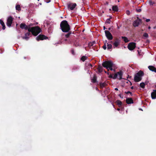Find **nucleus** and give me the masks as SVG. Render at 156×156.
<instances>
[{
    "label": "nucleus",
    "instance_id": "42",
    "mask_svg": "<svg viewBox=\"0 0 156 156\" xmlns=\"http://www.w3.org/2000/svg\"><path fill=\"white\" fill-rule=\"evenodd\" d=\"M131 76H129V75H128V76L126 77L127 79H128L129 78H131Z\"/></svg>",
    "mask_w": 156,
    "mask_h": 156
},
{
    "label": "nucleus",
    "instance_id": "18",
    "mask_svg": "<svg viewBox=\"0 0 156 156\" xmlns=\"http://www.w3.org/2000/svg\"><path fill=\"white\" fill-rule=\"evenodd\" d=\"M107 85V84L105 82L102 83L101 82L100 83V88L101 89H103L104 87Z\"/></svg>",
    "mask_w": 156,
    "mask_h": 156
},
{
    "label": "nucleus",
    "instance_id": "25",
    "mask_svg": "<svg viewBox=\"0 0 156 156\" xmlns=\"http://www.w3.org/2000/svg\"><path fill=\"white\" fill-rule=\"evenodd\" d=\"M149 3L150 5H154L155 4V3L154 2H153L151 0H149Z\"/></svg>",
    "mask_w": 156,
    "mask_h": 156
},
{
    "label": "nucleus",
    "instance_id": "9",
    "mask_svg": "<svg viewBox=\"0 0 156 156\" xmlns=\"http://www.w3.org/2000/svg\"><path fill=\"white\" fill-rule=\"evenodd\" d=\"M141 23L142 20L138 17L137 19L133 22V25L135 27H138Z\"/></svg>",
    "mask_w": 156,
    "mask_h": 156
},
{
    "label": "nucleus",
    "instance_id": "4",
    "mask_svg": "<svg viewBox=\"0 0 156 156\" xmlns=\"http://www.w3.org/2000/svg\"><path fill=\"white\" fill-rule=\"evenodd\" d=\"M102 65L103 67L107 69L108 71H109V69H108L109 67L114 66V64L112 61L110 60L105 61L102 63Z\"/></svg>",
    "mask_w": 156,
    "mask_h": 156
},
{
    "label": "nucleus",
    "instance_id": "39",
    "mask_svg": "<svg viewBox=\"0 0 156 156\" xmlns=\"http://www.w3.org/2000/svg\"><path fill=\"white\" fill-rule=\"evenodd\" d=\"M129 12H129V11H126V13L128 15H129Z\"/></svg>",
    "mask_w": 156,
    "mask_h": 156
},
{
    "label": "nucleus",
    "instance_id": "38",
    "mask_svg": "<svg viewBox=\"0 0 156 156\" xmlns=\"http://www.w3.org/2000/svg\"><path fill=\"white\" fill-rule=\"evenodd\" d=\"M150 19H147L146 20V21L147 22H149V21H150Z\"/></svg>",
    "mask_w": 156,
    "mask_h": 156
},
{
    "label": "nucleus",
    "instance_id": "46",
    "mask_svg": "<svg viewBox=\"0 0 156 156\" xmlns=\"http://www.w3.org/2000/svg\"><path fill=\"white\" fill-rule=\"evenodd\" d=\"M111 28L110 27H109L108 28V30H111Z\"/></svg>",
    "mask_w": 156,
    "mask_h": 156
},
{
    "label": "nucleus",
    "instance_id": "31",
    "mask_svg": "<svg viewBox=\"0 0 156 156\" xmlns=\"http://www.w3.org/2000/svg\"><path fill=\"white\" fill-rule=\"evenodd\" d=\"M143 36L145 38H147L148 37V35L147 33H144L143 34Z\"/></svg>",
    "mask_w": 156,
    "mask_h": 156
},
{
    "label": "nucleus",
    "instance_id": "56",
    "mask_svg": "<svg viewBox=\"0 0 156 156\" xmlns=\"http://www.w3.org/2000/svg\"><path fill=\"white\" fill-rule=\"evenodd\" d=\"M137 51H138V53H139V51L138 50H137Z\"/></svg>",
    "mask_w": 156,
    "mask_h": 156
},
{
    "label": "nucleus",
    "instance_id": "21",
    "mask_svg": "<svg viewBox=\"0 0 156 156\" xmlns=\"http://www.w3.org/2000/svg\"><path fill=\"white\" fill-rule=\"evenodd\" d=\"M116 103L117 104V105L119 106V107H120L122 105V102L119 100H117L115 101Z\"/></svg>",
    "mask_w": 156,
    "mask_h": 156
},
{
    "label": "nucleus",
    "instance_id": "49",
    "mask_svg": "<svg viewBox=\"0 0 156 156\" xmlns=\"http://www.w3.org/2000/svg\"><path fill=\"white\" fill-rule=\"evenodd\" d=\"M148 29H150L151 28V27L150 26H149L148 27Z\"/></svg>",
    "mask_w": 156,
    "mask_h": 156
},
{
    "label": "nucleus",
    "instance_id": "11",
    "mask_svg": "<svg viewBox=\"0 0 156 156\" xmlns=\"http://www.w3.org/2000/svg\"><path fill=\"white\" fill-rule=\"evenodd\" d=\"M30 32H27L25 34V36L22 37V38L23 39H25L26 40H28L29 39V36L31 34Z\"/></svg>",
    "mask_w": 156,
    "mask_h": 156
},
{
    "label": "nucleus",
    "instance_id": "19",
    "mask_svg": "<svg viewBox=\"0 0 156 156\" xmlns=\"http://www.w3.org/2000/svg\"><path fill=\"white\" fill-rule=\"evenodd\" d=\"M112 9L115 12H118V8L117 5L113 6Z\"/></svg>",
    "mask_w": 156,
    "mask_h": 156
},
{
    "label": "nucleus",
    "instance_id": "16",
    "mask_svg": "<svg viewBox=\"0 0 156 156\" xmlns=\"http://www.w3.org/2000/svg\"><path fill=\"white\" fill-rule=\"evenodd\" d=\"M0 23L2 27V29L3 30H5V23L1 19L0 20Z\"/></svg>",
    "mask_w": 156,
    "mask_h": 156
},
{
    "label": "nucleus",
    "instance_id": "30",
    "mask_svg": "<svg viewBox=\"0 0 156 156\" xmlns=\"http://www.w3.org/2000/svg\"><path fill=\"white\" fill-rule=\"evenodd\" d=\"M140 85L141 88H144L145 87V84L144 83L142 82L140 83Z\"/></svg>",
    "mask_w": 156,
    "mask_h": 156
},
{
    "label": "nucleus",
    "instance_id": "29",
    "mask_svg": "<svg viewBox=\"0 0 156 156\" xmlns=\"http://www.w3.org/2000/svg\"><path fill=\"white\" fill-rule=\"evenodd\" d=\"M72 32L71 31H69L68 33L65 35V37L67 38H68L70 36V35L71 34Z\"/></svg>",
    "mask_w": 156,
    "mask_h": 156
},
{
    "label": "nucleus",
    "instance_id": "35",
    "mask_svg": "<svg viewBox=\"0 0 156 156\" xmlns=\"http://www.w3.org/2000/svg\"><path fill=\"white\" fill-rule=\"evenodd\" d=\"M71 53L73 55H75L74 50L73 49H72L71 50Z\"/></svg>",
    "mask_w": 156,
    "mask_h": 156
},
{
    "label": "nucleus",
    "instance_id": "2",
    "mask_svg": "<svg viewBox=\"0 0 156 156\" xmlns=\"http://www.w3.org/2000/svg\"><path fill=\"white\" fill-rule=\"evenodd\" d=\"M60 26L62 31L64 32H69L70 30L69 25L67 21L64 20L61 22L60 24Z\"/></svg>",
    "mask_w": 156,
    "mask_h": 156
},
{
    "label": "nucleus",
    "instance_id": "13",
    "mask_svg": "<svg viewBox=\"0 0 156 156\" xmlns=\"http://www.w3.org/2000/svg\"><path fill=\"white\" fill-rule=\"evenodd\" d=\"M126 102L127 104H129L133 103V101L132 98H127L126 100Z\"/></svg>",
    "mask_w": 156,
    "mask_h": 156
},
{
    "label": "nucleus",
    "instance_id": "22",
    "mask_svg": "<svg viewBox=\"0 0 156 156\" xmlns=\"http://www.w3.org/2000/svg\"><path fill=\"white\" fill-rule=\"evenodd\" d=\"M122 38L123 39L125 43H127L129 41V40L128 39L127 37H122Z\"/></svg>",
    "mask_w": 156,
    "mask_h": 156
},
{
    "label": "nucleus",
    "instance_id": "17",
    "mask_svg": "<svg viewBox=\"0 0 156 156\" xmlns=\"http://www.w3.org/2000/svg\"><path fill=\"white\" fill-rule=\"evenodd\" d=\"M99 73H101L103 70V68L100 65H98L97 68Z\"/></svg>",
    "mask_w": 156,
    "mask_h": 156
},
{
    "label": "nucleus",
    "instance_id": "53",
    "mask_svg": "<svg viewBox=\"0 0 156 156\" xmlns=\"http://www.w3.org/2000/svg\"><path fill=\"white\" fill-rule=\"evenodd\" d=\"M109 10L110 11H111V9H109Z\"/></svg>",
    "mask_w": 156,
    "mask_h": 156
},
{
    "label": "nucleus",
    "instance_id": "54",
    "mask_svg": "<svg viewBox=\"0 0 156 156\" xmlns=\"http://www.w3.org/2000/svg\"><path fill=\"white\" fill-rule=\"evenodd\" d=\"M129 82H130V85H132V83H131L130 81H129Z\"/></svg>",
    "mask_w": 156,
    "mask_h": 156
},
{
    "label": "nucleus",
    "instance_id": "8",
    "mask_svg": "<svg viewBox=\"0 0 156 156\" xmlns=\"http://www.w3.org/2000/svg\"><path fill=\"white\" fill-rule=\"evenodd\" d=\"M48 38V37L43 34H40L38 36H37L36 38V40L39 41L40 40H43L44 39H46Z\"/></svg>",
    "mask_w": 156,
    "mask_h": 156
},
{
    "label": "nucleus",
    "instance_id": "32",
    "mask_svg": "<svg viewBox=\"0 0 156 156\" xmlns=\"http://www.w3.org/2000/svg\"><path fill=\"white\" fill-rule=\"evenodd\" d=\"M111 18H112L111 17H110V18H109V19H108L107 20L106 22V23H109V24L110 23V22H111V20H110V19H111Z\"/></svg>",
    "mask_w": 156,
    "mask_h": 156
},
{
    "label": "nucleus",
    "instance_id": "50",
    "mask_svg": "<svg viewBox=\"0 0 156 156\" xmlns=\"http://www.w3.org/2000/svg\"><path fill=\"white\" fill-rule=\"evenodd\" d=\"M113 70L114 72H115V69H113Z\"/></svg>",
    "mask_w": 156,
    "mask_h": 156
},
{
    "label": "nucleus",
    "instance_id": "10",
    "mask_svg": "<svg viewBox=\"0 0 156 156\" xmlns=\"http://www.w3.org/2000/svg\"><path fill=\"white\" fill-rule=\"evenodd\" d=\"M105 35L109 40H111L113 39V37L110 32L107 30L105 31Z\"/></svg>",
    "mask_w": 156,
    "mask_h": 156
},
{
    "label": "nucleus",
    "instance_id": "47",
    "mask_svg": "<svg viewBox=\"0 0 156 156\" xmlns=\"http://www.w3.org/2000/svg\"><path fill=\"white\" fill-rule=\"evenodd\" d=\"M117 110L118 111H119L120 110V109L119 108H117Z\"/></svg>",
    "mask_w": 156,
    "mask_h": 156
},
{
    "label": "nucleus",
    "instance_id": "40",
    "mask_svg": "<svg viewBox=\"0 0 156 156\" xmlns=\"http://www.w3.org/2000/svg\"><path fill=\"white\" fill-rule=\"evenodd\" d=\"M119 96L121 98H123V97H122L121 94H119Z\"/></svg>",
    "mask_w": 156,
    "mask_h": 156
},
{
    "label": "nucleus",
    "instance_id": "1",
    "mask_svg": "<svg viewBox=\"0 0 156 156\" xmlns=\"http://www.w3.org/2000/svg\"><path fill=\"white\" fill-rule=\"evenodd\" d=\"M20 27L22 29L27 30L29 32H31L34 36H37L41 31V29L38 26L31 27L30 25L27 26L23 23L20 24Z\"/></svg>",
    "mask_w": 156,
    "mask_h": 156
},
{
    "label": "nucleus",
    "instance_id": "24",
    "mask_svg": "<svg viewBox=\"0 0 156 156\" xmlns=\"http://www.w3.org/2000/svg\"><path fill=\"white\" fill-rule=\"evenodd\" d=\"M87 57L85 56H82L80 59L83 62H84L85 60H87Z\"/></svg>",
    "mask_w": 156,
    "mask_h": 156
},
{
    "label": "nucleus",
    "instance_id": "14",
    "mask_svg": "<svg viewBox=\"0 0 156 156\" xmlns=\"http://www.w3.org/2000/svg\"><path fill=\"white\" fill-rule=\"evenodd\" d=\"M151 97L152 99L156 98V90H154L151 93Z\"/></svg>",
    "mask_w": 156,
    "mask_h": 156
},
{
    "label": "nucleus",
    "instance_id": "15",
    "mask_svg": "<svg viewBox=\"0 0 156 156\" xmlns=\"http://www.w3.org/2000/svg\"><path fill=\"white\" fill-rule=\"evenodd\" d=\"M148 68L150 70L156 73V68L154 66H148Z\"/></svg>",
    "mask_w": 156,
    "mask_h": 156
},
{
    "label": "nucleus",
    "instance_id": "20",
    "mask_svg": "<svg viewBox=\"0 0 156 156\" xmlns=\"http://www.w3.org/2000/svg\"><path fill=\"white\" fill-rule=\"evenodd\" d=\"M91 81L93 83H95L96 82H97V77H96V76L95 75H94V76L93 78L91 79Z\"/></svg>",
    "mask_w": 156,
    "mask_h": 156
},
{
    "label": "nucleus",
    "instance_id": "59",
    "mask_svg": "<svg viewBox=\"0 0 156 156\" xmlns=\"http://www.w3.org/2000/svg\"><path fill=\"white\" fill-rule=\"evenodd\" d=\"M119 0L118 1V2H119Z\"/></svg>",
    "mask_w": 156,
    "mask_h": 156
},
{
    "label": "nucleus",
    "instance_id": "57",
    "mask_svg": "<svg viewBox=\"0 0 156 156\" xmlns=\"http://www.w3.org/2000/svg\"><path fill=\"white\" fill-rule=\"evenodd\" d=\"M113 106H114V105L113 104Z\"/></svg>",
    "mask_w": 156,
    "mask_h": 156
},
{
    "label": "nucleus",
    "instance_id": "7",
    "mask_svg": "<svg viewBox=\"0 0 156 156\" xmlns=\"http://www.w3.org/2000/svg\"><path fill=\"white\" fill-rule=\"evenodd\" d=\"M136 47V43L135 42H131L129 43L127 46L128 49L130 51L134 49Z\"/></svg>",
    "mask_w": 156,
    "mask_h": 156
},
{
    "label": "nucleus",
    "instance_id": "5",
    "mask_svg": "<svg viewBox=\"0 0 156 156\" xmlns=\"http://www.w3.org/2000/svg\"><path fill=\"white\" fill-rule=\"evenodd\" d=\"M118 75L119 77V79H122V72L121 71H120L114 75L111 74L109 76V77L115 79L117 78Z\"/></svg>",
    "mask_w": 156,
    "mask_h": 156
},
{
    "label": "nucleus",
    "instance_id": "26",
    "mask_svg": "<svg viewBox=\"0 0 156 156\" xmlns=\"http://www.w3.org/2000/svg\"><path fill=\"white\" fill-rule=\"evenodd\" d=\"M16 9L20 11L21 10V8L19 5H17L16 7Z\"/></svg>",
    "mask_w": 156,
    "mask_h": 156
},
{
    "label": "nucleus",
    "instance_id": "28",
    "mask_svg": "<svg viewBox=\"0 0 156 156\" xmlns=\"http://www.w3.org/2000/svg\"><path fill=\"white\" fill-rule=\"evenodd\" d=\"M107 49L108 50L112 48V45L110 44L107 43Z\"/></svg>",
    "mask_w": 156,
    "mask_h": 156
},
{
    "label": "nucleus",
    "instance_id": "27",
    "mask_svg": "<svg viewBox=\"0 0 156 156\" xmlns=\"http://www.w3.org/2000/svg\"><path fill=\"white\" fill-rule=\"evenodd\" d=\"M119 42L117 41H116L113 43V45L115 47H117L119 45Z\"/></svg>",
    "mask_w": 156,
    "mask_h": 156
},
{
    "label": "nucleus",
    "instance_id": "51",
    "mask_svg": "<svg viewBox=\"0 0 156 156\" xmlns=\"http://www.w3.org/2000/svg\"><path fill=\"white\" fill-rule=\"evenodd\" d=\"M105 73H107V72L105 70Z\"/></svg>",
    "mask_w": 156,
    "mask_h": 156
},
{
    "label": "nucleus",
    "instance_id": "45",
    "mask_svg": "<svg viewBox=\"0 0 156 156\" xmlns=\"http://www.w3.org/2000/svg\"><path fill=\"white\" fill-rule=\"evenodd\" d=\"M103 29L104 30H105L106 29L105 27V26H104L103 27Z\"/></svg>",
    "mask_w": 156,
    "mask_h": 156
},
{
    "label": "nucleus",
    "instance_id": "48",
    "mask_svg": "<svg viewBox=\"0 0 156 156\" xmlns=\"http://www.w3.org/2000/svg\"><path fill=\"white\" fill-rule=\"evenodd\" d=\"M131 89H133V86H132L131 87Z\"/></svg>",
    "mask_w": 156,
    "mask_h": 156
},
{
    "label": "nucleus",
    "instance_id": "23",
    "mask_svg": "<svg viewBox=\"0 0 156 156\" xmlns=\"http://www.w3.org/2000/svg\"><path fill=\"white\" fill-rule=\"evenodd\" d=\"M95 44V41H93L92 42H90L88 44V47L90 48L91 46H93L94 44Z\"/></svg>",
    "mask_w": 156,
    "mask_h": 156
},
{
    "label": "nucleus",
    "instance_id": "41",
    "mask_svg": "<svg viewBox=\"0 0 156 156\" xmlns=\"http://www.w3.org/2000/svg\"><path fill=\"white\" fill-rule=\"evenodd\" d=\"M88 66H90L91 67H92V65L91 64H90V63L89 64Z\"/></svg>",
    "mask_w": 156,
    "mask_h": 156
},
{
    "label": "nucleus",
    "instance_id": "44",
    "mask_svg": "<svg viewBox=\"0 0 156 156\" xmlns=\"http://www.w3.org/2000/svg\"><path fill=\"white\" fill-rule=\"evenodd\" d=\"M115 90H118V89L117 88H116L115 89Z\"/></svg>",
    "mask_w": 156,
    "mask_h": 156
},
{
    "label": "nucleus",
    "instance_id": "36",
    "mask_svg": "<svg viewBox=\"0 0 156 156\" xmlns=\"http://www.w3.org/2000/svg\"><path fill=\"white\" fill-rule=\"evenodd\" d=\"M136 11L137 12H140L141 11V9H136Z\"/></svg>",
    "mask_w": 156,
    "mask_h": 156
},
{
    "label": "nucleus",
    "instance_id": "58",
    "mask_svg": "<svg viewBox=\"0 0 156 156\" xmlns=\"http://www.w3.org/2000/svg\"><path fill=\"white\" fill-rule=\"evenodd\" d=\"M140 110H141V108H140Z\"/></svg>",
    "mask_w": 156,
    "mask_h": 156
},
{
    "label": "nucleus",
    "instance_id": "52",
    "mask_svg": "<svg viewBox=\"0 0 156 156\" xmlns=\"http://www.w3.org/2000/svg\"><path fill=\"white\" fill-rule=\"evenodd\" d=\"M107 73L108 74V75H109V73H108V72H107Z\"/></svg>",
    "mask_w": 156,
    "mask_h": 156
},
{
    "label": "nucleus",
    "instance_id": "12",
    "mask_svg": "<svg viewBox=\"0 0 156 156\" xmlns=\"http://www.w3.org/2000/svg\"><path fill=\"white\" fill-rule=\"evenodd\" d=\"M76 6V4L75 3L73 4L71 3L68 5V8L71 10H73L75 8Z\"/></svg>",
    "mask_w": 156,
    "mask_h": 156
},
{
    "label": "nucleus",
    "instance_id": "3",
    "mask_svg": "<svg viewBox=\"0 0 156 156\" xmlns=\"http://www.w3.org/2000/svg\"><path fill=\"white\" fill-rule=\"evenodd\" d=\"M144 73L141 70L139 71L137 73L135 74L134 77V81L135 82H137L140 81L142 79V77L144 76Z\"/></svg>",
    "mask_w": 156,
    "mask_h": 156
},
{
    "label": "nucleus",
    "instance_id": "33",
    "mask_svg": "<svg viewBox=\"0 0 156 156\" xmlns=\"http://www.w3.org/2000/svg\"><path fill=\"white\" fill-rule=\"evenodd\" d=\"M107 42V41H105V43L104 45L103 46V48L104 50H105L106 49V43Z\"/></svg>",
    "mask_w": 156,
    "mask_h": 156
},
{
    "label": "nucleus",
    "instance_id": "6",
    "mask_svg": "<svg viewBox=\"0 0 156 156\" xmlns=\"http://www.w3.org/2000/svg\"><path fill=\"white\" fill-rule=\"evenodd\" d=\"M13 19V18L11 16L8 18L6 24L9 27H10L11 26Z\"/></svg>",
    "mask_w": 156,
    "mask_h": 156
},
{
    "label": "nucleus",
    "instance_id": "34",
    "mask_svg": "<svg viewBox=\"0 0 156 156\" xmlns=\"http://www.w3.org/2000/svg\"><path fill=\"white\" fill-rule=\"evenodd\" d=\"M125 93L126 94H130V95L131 96H132L133 94H132V93L131 92L129 91H128L127 92H125Z\"/></svg>",
    "mask_w": 156,
    "mask_h": 156
},
{
    "label": "nucleus",
    "instance_id": "55",
    "mask_svg": "<svg viewBox=\"0 0 156 156\" xmlns=\"http://www.w3.org/2000/svg\"><path fill=\"white\" fill-rule=\"evenodd\" d=\"M154 86L155 87V88H156V84Z\"/></svg>",
    "mask_w": 156,
    "mask_h": 156
},
{
    "label": "nucleus",
    "instance_id": "43",
    "mask_svg": "<svg viewBox=\"0 0 156 156\" xmlns=\"http://www.w3.org/2000/svg\"><path fill=\"white\" fill-rule=\"evenodd\" d=\"M51 2V0H49L47 2V3H49V2Z\"/></svg>",
    "mask_w": 156,
    "mask_h": 156
},
{
    "label": "nucleus",
    "instance_id": "37",
    "mask_svg": "<svg viewBox=\"0 0 156 156\" xmlns=\"http://www.w3.org/2000/svg\"><path fill=\"white\" fill-rule=\"evenodd\" d=\"M114 66H111V67H109L108 68L109 69V70L110 69V70H113V69L112 68L113 67H114Z\"/></svg>",
    "mask_w": 156,
    "mask_h": 156
}]
</instances>
